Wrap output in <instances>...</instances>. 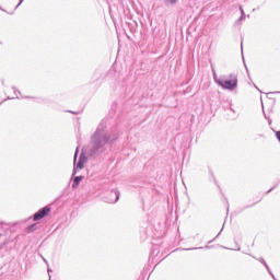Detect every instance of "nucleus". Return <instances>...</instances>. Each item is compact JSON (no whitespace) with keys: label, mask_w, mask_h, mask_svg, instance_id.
I'll use <instances>...</instances> for the list:
<instances>
[{"label":"nucleus","mask_w":280,"mask_h":280,"mask_svg":"<svg viewBox=\"0 0 280 280\" xmlns=\"http://www.w3.org/2000/svg\"><path fill=\"white\" fill-rule=\"evenodd\" d=\"M119 139V132L117 131H107L106 125L104 121H101L94 135L90 138V149L88 151V156L90 159H95V156H100V154H104L106 152V145H113L115 141Z\"/></svg>","instance_id":"f257e3e1"},{"label":"nucleus","mask_w":280,"mask_h":280,"mask_svg":"<svg viewBox=\"0 0 280 280\" xmlns=\"http://www.w3.org/2000/svg\"><path fill=\"white\" fill-rule=\"evenodd\" d=\"M78 154L79 160H78ZM89 161V155L84 151L80 153V147L75 148L74 156H73V170H72V176H75L78 174V170H84V164Z\"/></svg>","instance_id":"f03ea898"},{"label":"nucleus","mask_w":280,"mask_h":280,"mask_svg":"<svg viewBox=\"0 0 280 280\" xmlns=\"http://www.w3.org/2000/svg\"><path fill=\"white\" fill-rule=\"evenodd\" d=\"M219 86L226 89L228 91H235L237 89V75L230 74L224 80L217 81Z\"/></svg>","instance_id":"7ed1b4c3"},{"label":"nucleus","mask_w":280,"mask_h":280,"mask_svg":"<svg viewBox=\"0 0 280 280\" xmlns=\"http://www.w3.org/2000/svg\"><path fill=\"white\" fill-rule=\"evenodd\" d=\"M119 198H121V192H119V189L113 188L103 197V200L108 205H115L116 202H119Z\"/></svg>","instance_id":"20e7f679"},{"label":"nucleus","mask_w":280,"mask_h":280,"mask_svg":"<svg viewBox=\"0 0 280 280\" xmlns=\"http://www.w3.org/2000/svg\"><path fill=\"white\" fill-rule=\"evenodd\" d=\"M49 213H51V207L46 206L40 208L33 214V222H38L39 220H43V218H47Z\"/></svg>","instance_id":"39448f33"},{"label":"nucleus","mask_w":280,"mask_h":280,"mask_svg":"<svg viewBox=\"0 0 280 280\" xmlns=\"http://www.w3.org/2000/svg\"><path fill=\"white\" fill-rule=\"evenodd\" d=\"M72 189H78V187H80V184L82 183L84 176L83 175H79V176H73L72 175Z\"/></svg>","instance_id":"423d86ee"},{"label":"nucleus","mask_w":280,"mask_h":280,"mask_svg":"<svg viewBox=\"0 0 280 280\" xmlns=\"http://www.w3.org/2000/svg\"><path fill=\"white\" fill-rule=\"evenodd\" d=\"M135 26H131L132 23L128 22L129 28L131 34L133 35V38H137V27H139V24L137 23V21H133Z\"/></svg>","instance_id":"0eeeda50"},{"label":"nucleus","mask_w":280,"mask_h":280,"mask_svg":"<svg viewBox=\"0 0 280 280\" xmlns=\"http://www.w3.org/2000/svg\"><path fill=\"white\" fill-rule=\"evenodd\" d=\"M23 100H37V102L39 104H47V100L46 98H42V97H34V96H22Z\"/></svg>","instance_id":"6e6552de"},{"label":"nucleus","mask_w":280,"mask_h":280,"mask_svg":"<svg viewBox=\"0 0 280 280\" xmlns=\"http://www.w3.org/2000/svg\"><path fill=\"white\" fill-rule=\"evenodd\" d=\"M37 230H38V223H33L26 228V233H34V231H37Z\"/></svg>","instance_id":"1a4fd4ad"},{"label":"nucleus","mask_w":280,"mask_h":280,"mask_svg":"<svg viewBox=\"0 0 280 280\" xmlns=\"http://www.w3.org/2000/svg\"><path fill=\"white\" fill-rule=\"evenodd\" d=\"M23 1H25V0H20V2L14 8V11L19 10V7L23 4Z\"/></svg>","instance_id":"9d476101"},{"label":"nucleus","mask_w":280,"mask_h":280,"mask_svg":"<svg viewBox=\"0 0 280 280\" xmlns=\"http://www.w3.org/2000/svg\"><path fill=\"white\" fill-rule=\"evenodd\" d=\"M13 93L16 95V93H19V95H21V91L16 90V86H12Z\"/></svg>","instance_id":"9b49d317"},{"label":"nucleus","mask_w":280,"mask_h":280,"mask_svg":"<svg viewBox=\"0 0 280 280\" xmlns=\"http://www.w3.org/2000/svg\"><path fill=\"white\" fill-rule=\"evenodd\" d=\"M68 113H71V115H80L82 112L68 110Z\"/></svg>","instance_id":"f8f14e48"},{"label":"nucleus","mask_w":280,"mask_h":280,"mask_svg":"<svg viewBox=\"0 0 280 280\" xmlns=\"http://www.w3.org/2000/svg\"><path fill=\"white\" fill-rule=\"evenodd\" d=\"M167 3H176L178 0H166Z\"/></svg>","instance_id":"ddd939ff"},{"label":"nucleus","mask_w":280,"mask_h":280,"mask_svg":"<svg viewBox=\"0 0 280 280\" xmlns=\"http://www.w3.org/2000/svg\"><path fill=\"white\" fill-rule=\"evenodd\" d=\"M42 259L44 262H46L47 266H49V262L47 261V259H45V257L42 256Z\"/></svg>","instance_id":"4468645a"},{"label":"nucleus","mask_w":280,"mask_h":280,"mask_svg":"<svg viewBox=\"0 0 280 280\" xmlns=\"http://www.w3.org/2000/svg\"><path fill=\"white\" fill-rule=\"evenodd\" d=\"M47 272H48V275L50 273V272H54L52 270H51V268H47Z\"/></svg>","instance_id":"2eb2a0df"},{"label":"nucleus","mask_w":280,"mask_h":280,"mask_svg":"<svg viewBox=\"0 0 280 280\" xmlns=\"http://www.w3.org/2000/svg\"><path fill=\"white\" fill-rule=\"evenodd\" d=\"M0 10H2V12H8V11H5V9H2L1 7H0Z\"/></svg>","instance_id":"dca6fc26"},{"label":"nucleus","mask_w":280,"mask_h":280,"mask_svg":"<svg viewBox=\"0 0 280 280\" xmlns=\"http://www.w3.org/2000/svg\"><path fill=\"white\" fill-rule=\"evenodd\" d=\"M7 226H12V223H8Z\"/></svg>","instance_id":"f3484780"},{"label":"nucleus","mask_w":280,"mask_h":280,"mask_svg":"<svg viewBox=\"0 0 280 280\" xmlns=\"http://www.w3.org/2000/svg\"><path fill=\"white\" fill-rule=\"evenodd\" d=\"M9 14H11V15H12V14H14V11H12V12H11V13H9Z\"/></svg>","instance_id":"a211bd4d"}]
</instances>
